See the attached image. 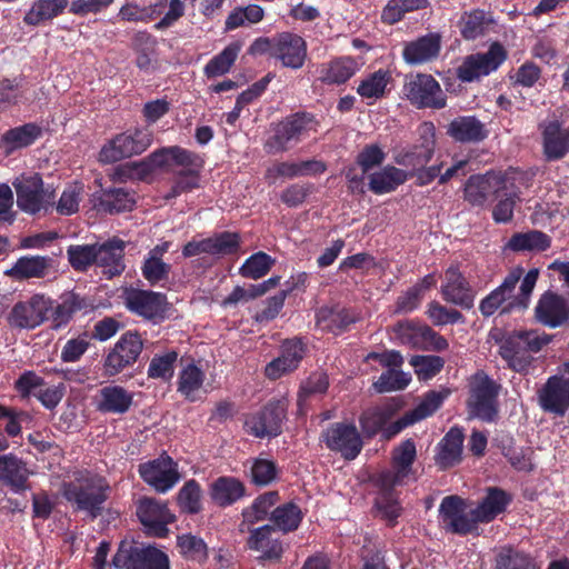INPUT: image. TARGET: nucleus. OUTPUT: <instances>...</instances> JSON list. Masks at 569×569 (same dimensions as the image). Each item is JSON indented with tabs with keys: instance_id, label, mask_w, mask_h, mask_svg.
Wrapping results in <instances>:
<instances>
[{
	"instance_id": "f257e3e1",
	"label": "nucleus",
	"mask_w": 569,
	"mask_h": 569,
	"mask_svg": "<svg viewBox=\"0 0 569 569\" xmlns=\"http://www.w3.org/2000/svg\"><path fill=\"white\" fill-rule=\"evenodd\" d=\"M109 490L106 478L89 470L76 472L73 480L62 485V496L73 511L86 512L91 520L102 515Z\"/></svg>"
},
{
	"instance_id": "f03ea898",
	"label": "nucleus",
	"mask_w": 569,
	"mask_h": 569,
	"mask_svg": "<svg viewBox=\"0 0 569 569\" xmlns=\"http://www.w3.org/2000/svg\"><path fill=\"white\" fill-rule=\"evenodd\" d=\"M319 124V120L311 112L291 113L272 124L271 134L266 139L263 149L268 154L287 152L310 133H316Z\"/></svg>"
},
{
	"instance_id": "7ed1b4c3",
	"label": "nucleus",
	"mask_w": 569,
	"mask_h": 569,
	"mask_svg": "<svg viewBox=\"0 0 569 569\" xmlns=\"http://www.w3.org/2000/svg\"><path fill=\"white\" fill-rule=\"evenodd\" d=\"M551 342V336L537 330H515L501 342L499 355L511 369L523 372L533 361L532 353L539 352Z\"/></svg>"
},
{
	"instance_id": "20e7f679",
	"label": "nucleus",
	"mask_w": 569,
	"mask_h": 569,
	"mask_svg": "<svg viewBox=\"0 0 569 569\" xmlns=\"http://www.w3.org/2000/svg\"><path fill=\"white\" fill-rule=\"evenodd\" d=\"M501 386L485 371H477L469 381L468 413L485 422H493L499 412L498 397Z\"/></svg>"
},
{
	"instance_id": "39448f33",
	"label": "nucleus",
	"mask_w": 569,
	"mask_h": 569,
	"mask_svg": "<svg viewBox=\"0 0 569 569\" xmlns=\"http://www.w3.org/2000/svg\"><path fill=\"white\" fill-rule=\"evenodd\" d=\"M153 133L149 128H134L116 134L99 152L101 163H114L122 159L143 153L152 143Z\"/></svg>"
},
{
	"instance_id": "423d86ee",
	"label": "nucleus",
	"mask_w": 569,
	"mask_h": 569,
	"mask_svg": "<svg viewBox=\"0 0 569 569\" xmlns=\"http://www.w3.org/2000/svg\"><path fill=\"white\" fill-rule=\"evenodd\" d=\"M468 502L458 495L442 498L438 509L439 528L446 533L466 537L478 529V520L468 512Z\"/></svg>"
},
{
	"instance_id": "0eeeda50",
	"label": "nucleus",
	"mask_w": 569,
	"mask_h": 569,
	"mask_svg": "<svg viewBox=\"0 0 569 569\" xmlns=\"http://www.w3.org/2000/svg\"><path fill=\"white\" fill-rule=\"evenodd\" d=\"M402 92L418 109L440 110L447 107V94L429 73H416L406 78Z\"/></svg>"
},
{
	"instance_id": "6e6552de",
	"label": "nucleus",
	"mask_w": 569,
	"mask_h": 569,
	"mask_svg": "<svg viewBox=\"0 0 569 569\" xmlns=\"http://www.w3.org/2000/svg\"><path fill=\"white\" fill-rule=\"evenodd\" d=\"M112 562L118 569H170L166 552L153 546L121 541Z\"/></svg>"
},
{
	"instance_id": "1a4fd4ad",
	"label": "nucleus",
	"mask_w": 569,
	"mask_h": 569,
	"mask_svg": "<svg viewBox=\"0 0 569 569\" xmlns=\"http://www.w3.org/2000/svg\"><path fill=\"white\" fill-rule=\"evenodd\" d=\"M143 350V341L137 331H126L103 358V375L113 377L133 366Z\"/></svg>"
},
{
	"instance_id": "9d476101",
	"label": "nucleus",
	"mask_w": 569,
	"mask_h": 569,
	"mask_svg": "<svg viewBox=\"0 0 569 569\" xmlns=\"http://www.w3.org/2000/svg\"><path fill=\"white\" fill-rule=\"evenodd\" d=\"M123 300L131 313L152 323H159L167 318L169 303L162 292L129 288L124 291Z\"/></svg>"
},
{
	"instance_id": "9b49d317",
	"label": "nucleus",
	"mask_w": 569,
	"mask_h": 569,
	"mask_svg": "<svg viewBox=\"0 0 569 569\" xmlns=\"http://www.w3.org/2000/svg\"><path fill=\"white\" fill-rule=\"evenodd\" d=\"M248 533L246 547L253 552H258L257 560L260 563L281 562L288 545L281 539V533L273 529V526L267 523L259 527H249L244 530Z\"/></svg>"
},
{
	"instance_id": "f8f14e48",
	"label": "nucleus",
	"mask_w": 569,
	"mask_h": 569,
	"mask_svg": "<svg viewBox=\"0 0 569 569\" xmlns=\"http://www.w3.org/2000/svg\"><path fill=\"white\" fill-rule=\"evenodd\" d=\"M136 516L146 533L156 538H166L169 535L168 526L176 521L167 502L147 496L137 500Z\"/></svg>"
},
{
	"instance_id": "ddd939ff",
	"label": "nucleus",
	"mask_w": 569,
	"mask_h": 569,
	"mask_svg": "<svg viewBox=\"0 0 569 569\" xmlns=\"http://www.w3.org/2000/svg\"><path fill=\"white\" fill-rule=\"evenodd\" d=\"M13 187L17 192V204L27 213L36 214L42 209L47 210L54 202V191L44 189L39 173L17 178Z\"/></svg>"
},
{
	"instance_id": "4468645a",
	"label": "nucleus",
	"mask_w": 569,
	"mask_h": 569,
	"mask_svg": "<svg viewBox=\"0 0 569 569\" xmlns=\"http://www.w3.org/2000/svg\"><path fill=\"white\" fill-rule=\"evenodd\" d=\"M321 440L330 451L339 452L345 460H355L363 448L361 433L353 422H333L322 431Z\"/></svg>"
},
{
	"instance_id": "2eb2a0df",
	"label": "nucleus",
	"mask_w": 569,
	"mask_h": 569,
	"mask_svg": "<svg viewBox=\"0 0 569 569\" xmlns=\"http://www.w3.org/2000/svg\"><path fill=\"white\" fill-rule=\"evenodd\" d=\"M371 485L376 488V497L372 505V513L376 518L386 522L389 528H395L403 513L400 500L399 483L370 476Z\"/></svg>"
},
{
	"instance_id": "dca6fc26",
	"label": "nucleus",
	"mask_w": 569,
	"mask_h": 569,
	"mask_svg": "<svg viewBox=\"0 0 569 569\" xmlns=\"http://www.w3.org/2000/svg\"><path fill=\"white\" fill-rule=\"evenodd\" d=\"M287 417V405L282 400H270L259 411L246 418L244 429L256 438L278 437Z\"/></svg>"
},
{
	"instance_id": "f3484780",
	"label": "nucleus",
	"mask_w": 569,
	"mask_h": 569,
	"mask_svg": "<svg viewBox=\"0 0 569 569\" xmlns=\"http://www.w3.org/2000/svg\"><path fill=\"white\" fill-rule=\"evenodd\" d=\"M507 56L503 46L499 42H493L487 52L467 56L457 68V78L462 82H472L481 76H488L506 61Z\"/></svg>"
},
{
	"instance_id": "a211bd4d",
	"label": "nucleus",
	"mask_w": 569,
	"mask_h": 569,
	"mask_svg": "<svg viewBox=\"0 0 569 569\" xmlns=\"http://www.w3.org/2000/svg\"><path fill=\"white\" fill-rule=\"evenodd\" d=\"M52 299L43 293H34L29 299L18 301L11 309L8 320L19 329H34L50 319Z\"/></svg>"
},
{
	"instance_id": "6ab92c4d",
	"label": "nucleus",
	"mask_w": 569,
	"mask_h": 569,
	"mask_svg": "<svg viewBox=\"0 0 569 569\" xmlns=\"http://www.w3.org/2000/svg\"><path fill=\"white\" fill-rule=\"evenodd\" d=\"M417 459V448L413 439L409 438L400 442L391 452V468L382 469L372 476L406 486L409 480H417V471L413 463Z\"/></svg>"
},
{
	"instance_id": "aec40b11",
	"label": "nucleus",
	"mask_w": 569,
	"mask_h": 569,
	"mask_svg": "<svg viewBox=\"0 0 569 569\" xmlns=\"http://www.w3.org/2000/svg\"><path fill=\"white\" fill-rule=\"evenodd\" d=\"M140 478L159 493L171 490L180 480L178 463L166 452L153 460L140 463Z\"/></svg>"
},
{
	"instance_id": "412c9836",
	"label": "nucleus",
	"mask_w": 569,
	"mask_h": 569,
	"mask_svg": "<svg viewBox=\"0 0 569 569\" xmlns=\"http://www.w3.org/2000/svg\"><path fill=\"white\" fill-rule=\"evenodd\" d=\"M541 152L545 161L555 162L569 154V127H563L559 119L539 122Z\"/></svg>"
},
{
	"instance_id": "4be33fe9",
	"label": "nucleus",
	"mask_w": 569,
	"mask_h": 569,
	"mask_svg": "<svg viewBox=\"0 0 569 569\" xmlns=\"http://www.w3.org/2000/svg\"><path fill=\"white\" fill-rule=\"evenodd\" d=\"M440 295L447 303L460 307L462 310H470L475 306L477 291L459 267L452 264L445 271Z\"/></svg>"
},
{
	"instance_id": "5701e85b",
	"label": "nucleus",
	"mask_w": 569,
	"mask_h": 569,
	"mask_svg": "<svg viewBox=\"0 0 569 569\" xmlns=\"http://www.w3.org/2000/svg\"><path fill=\"white\" fill-rule=\"evenodd\" d=\"M418 133V143L395 157L397 164L416 170L417 168L425 167L432 159L436 149V129L433 123L423 122L419 126Z\"/></svg>"
},
{
	"instance_id": "b1692460",
	"label": "nucleus",
	"mask_w": 569,
	"mask_h": 569,
	"mask_svg": "<svg viewBox=\"0 0 569 569\" xmlns=\"http://www.w3.org/2000/svg\"><path fill=\"white\" fill-rule=\"evenodd\" d=\"M307 352V345L300 337L286 339L280 346V355L267 363L264 375L270 380L297 370Z\"/></svg>"
},
{
	"instance_id": "393cba45",
	"label": "nucleus",
	"mask_w": 569,
	"mask_h": 569,
	"mask_svg": "<svg viewBox=\"0 0 569 569\" xmlns=\"http://www.w3.org/2000/svg\"><path fill=\"white\" fill-rule=\"evenodd\" d=\"M535 318L551 329L569 327V301L563 296L547 290L535 307Z\"/></svg>"
},
{
	"instance_id": "a878e982",
	"label": "nucleus",
	"mask_w": 569,
	"mask_h": 569,
	"mask_svg": "<svg viewBox=\"0 0 569 569\" xmlns=\"http://www.w3.org/2000/svg\"><path fill=\"white\" fill-rule=\"evenodd\" d=\"M308 57L307 41L298 33L283 31L276 34L273 59L282 67L301 69Z\"/></svg>"
},
{
	"instance_id": "bb28decb",
	"label": "nucleus",
	"mask_w": 569,
	"mask_h": 569,
	"mask_svg": "<svg viewBox=\"0 0 569 569\" xmlns=\"http://www.w3.org/2000/svg\"><path fill=\"white\" fill-rule=\"evenodd\" d=\"M360 320L359 313L339 303L322 306L315 312L316 327L322 332L340 336Z\"/></svg>"
},
{
	"instance_id": "cd10ccee",
	"label": "nucleus",
	"mask_w": 569,
	"mask_h": 569,
	"mask_svg": "<svg viewBox=\"0 0 569 569\" xmlns=\"http://www.w3.org/2000/svg\"><path fill=\"white\" fill-rule=\"evenodd\" d=\"M538 403L548 413L565 416L569 409V378L551 376L538 390Z\"/></svg>"
},
{
	"instance_id": "c85d7f7f",
	"label": "nucleus",
	"mask_w": 569,
	"mask_h": 569,
	"mask_svg": "<svg viewBox=\"0 0 569 569\" xmlns=\"http://www.w3.org/2000/svg\"><path fill=\"white\" fill-rule=\"evenodd\" d=\"M126 248L127 242L116 236L97 242V268L101 269L106 279L119 277L126 270Z\"/></svg>"
},
{
	"instance_id": "c756f323",
	"label": "nucleus",
	"mask_w": 569,
	"mask_h": 569,
	"mask_svg": "<svg viewBox=\"0 0 569 569\" xmlns=\"http://www.w3.org/2000/svg\"><path fill=\"white\" fill-rule=\"evenodd\" d=\"M441 51V36L429 32L416 40L406 42L402 49V59L410 66H422L435 61Z\"/></svg>"
},
{
	"instance_id": "7c9ffc66",
	"label": "nucleus",
	"mask_w": 569,
	"mask_h": 569,
	"mask_svg": "<svg viewBox=\"0 0 569 569\" xmlns=\"http://www.w3.org/2000/svg\"><path fill=\"white\" fill-rule=\"evenodd\" d=\"M184 153L173 146L162 147L152 151L148 157L139 161L128 163V167L132 170L133 176L139 180H146L157 169L166 168L170 162L183 163Z\"/></svg>"
},
{
	"instance_id": "2f4dec72",
	"label": "nucleus",
	"mask_w": 569,
	"mask_h": 569,
	"mask_svg": "<svg viewBox=\"0 0 569 569\" xmlns=\"http://www.w3.org/2000/svg\"><path fill=\"white\" fill-rule=\"evenodd\" d=\"M280 501V495L278 490L266 491L257 496L253 501L241 510V521L238 525L240 533H244V530H249L252 527L264 520L270 521V513Z\"/></svg>"
},
{
	"instance_id": "473e14b6",
	"label": "nucleus",
	"mask_w": 569,
	"mask_h": 569,
	"mask_svg": "<svg viewBox=\"0 0 569 569\" xmlns=\"http://www.w3.org/2000/svg\"><path fill=\"white\" fill-rule=\"evenodd\" d=\"M173 148H177L184 153L182 156L184 161L183 163L172 162L177 167L182 168L176 172L173 181L178 184L180 191H183V193L198 189L200 187L201 171L204 167L203 157L180 146H173Z\"/></svg>"
},
{
	"instance_id": "72a5a7b5",
	"label": "nucleus",
	"mask_w": 569,
	"mask_h": 569,
	"mask_svg": "<svg viewBox=\"0 0 569 569\" xmlns=\"http://www.w3.org/2000/svg\"><path fill=\"white\" fill-rule=\"evenodd\" d=\"M246 496V485L233 476H220L209 486V497L219 508L231 507Z\"/></svg>"
},
{
	"instance_id": "f704fd0d",
	"label": "nucleus",
	"mask_w": 569,
	"mask_h": 569,
	"mask_svg": "<svg viewBox=\"0 0 569 569\" xmlns=\"http://www.w3.org/2000/svg\"><path fill=\"white\" fill-rule=\"evenodd\" d=\"M32 472L27 462L13 453L0 456V482L13 492L20 493L29 489V477Z\"/></svg>"
},
{
	"instance_id": "c9c22d12",
	"label": "nucleus",
	"mask_w": 569,
	"mask_h": 569,
	"mask_svg": "<svg viewBox=\"0 0 569 569\" xmlns=\"http://www.w3.org/2000/svg\"><path fill=\"white\" fill-rule=\"evenodd\" d=\"M512 502V496L500 487H488L483 498L472 509L479 523H489L503 513Z\"/></svg>"
},
{
	"instance_id": "e433bc0d",
	"label": "nucleus",
	"mask_w": 569,
	"mask_h": 569,
	"mask_svg": "<svg viewBox=\"0 0 569 569\" xmlns=\"http://www.w3.org/2000/svg\"><path fill=\"white\" fill-rule=\"evenodd\" d=\"M521 269H516L509 272L500 286L480 300L479 311L483 318L493 316L499 308L503 307L506 301L509 299L512 300V293L521 278Z\"/></svg>"
},
{
	"instance_id": "4c0bfd02",
	"label": "nucleus",
	"mask_w": 569,
	"mask_h": 569,
	"mask_svg": "<svg viewBox=\"0 0 569 569\" xmlns=\"http://www.w3.org/2000/svg\"><path fill=\"white\" fill-rule=\"evenodd\" d=\"M447 134L460 143H477L488 137V131L475 116H459L448 124Z\"/></svg>"
},
{
	"instance_id": "58836bf2",
	"label": "nucleus",
	"mask_w": 569,
	"mask_h": 569,
	"mask_svg": "<svg viewBox=\"0 0 569 569\" xmlns=\"http://www.w3.org/2000/svg\"><path fill=\"white\" fill-rule=\"evenodd\" d=\"M465 436L461 429L453 427L440 440L435 456V463L441 470H447L461 461Z\"/></svg>"
},
{
	"instance_id": "ea45409f",
	"label": "nucleus",
	"mask_w": 569,
	"mask_h": 569,
	"mask_svg": "<svg viewBox=\"0 0 569 569\" xmlns=\"http://www.w3.org/2000/svg\"><path fill=\"white\" fill-rule=\"evenodd\" d=\"M52 264L53 259L48 256H22L7 271V274L16 280L42 279L50 273Z\"/></svg>"
},
{
	"instance_id": "a19ab883",
	"label": "nucleus",
	"mask_w": 569,
	"mask_h": 569,
	"mask_svg": "<svg viewBox=\"0 0 569 569\" xmlns=\"http://www.w3.org/2000/svg\"><path fill=\"white\" fill-rule=\"evenodd\" d=\"M303 517L301 508L296 502L287 501L272 509L270 521L267 525L273 526L274 530L284 536L297 531Z\"/></svg>"
},
{
	"instance_id": "79ce46f5",
	"label": "nucleus",
	"mask_w": 569,
	"mask_h": 569,
	"mask_svg": "<svg viewBox=\"0 0 569 569\" xmlns=\"http://www.w3.org/2000/svg\"><path fill=\"white\" fill-rule=\"evenodd\" d=\"M60 299L61 302L56 307L52 306L49 315L54 328L68 325L74 313L92 307L89 299L73 291L63 293Z\"/></svg>"
},
{
	"instance_id": "37998d69",
	"label": "nucleus",
	"mask_w": 569,
	"mask_h": 569,
	"mask_svg": "<svg viewBox=\"0 0 569 569\" xmlns=\"http://www.w3.org/2000/svg\"><path fill=\"white\" fill-rule=\"evenodd\" d=\"M133 402V393L121 386H107L100 389L98 410L103 413L123 415Z\"/></svg>"
},
{
	"instance_id": "c03bdc74",
	"label": "nucleus",
	"mask_w": 569,
	"mask_h": 569,
	"mask_svg": "<svg viewBox=\"0 0 569 569\" xmlns=\"http://www.w3.org/2000/svg\"><path fill=\"white\" fill-rule=\"evenodd\" d=\"M41 136L42 128L34 122H28L7 130L1 137V143L9 156L18 149L33 144Z\"/></svg>"
},
{
	"instance_id": "a18cd8bd",
	"label": "nucleus",
	"mask_w": 569,
	"mask_h": 569,
	"mask_svg": "<svg viewBox=\"0 0 569 569\" xmlns=\"http://www.w3.org/2000/svg\"><path fill=\"white\" fill-rule=\"evenodd\" d=\"M69 0H34L24 13L23 23L29 27H39L63 13Z\"/></svg>"
},
{
	"instance_id": "49530a36",
	"label": "nucleus",
	"mask_w": 569,
	"mask_h": 569,
	"mask_svg": "<svg viewBox=\"0 0 569 569\" xmlns=\"http://www.w3.org/2000/svg\"><path fill=\"white\" fill-rule=\"evenodd\" d=\"M493 19L490 12L482 9L465 11L458 20V28L465 40H476L487 33Z\"/></svg>"
},
{
	"instance_id": "de8ad7c7",
	"label": "nucleus",
	"mask_w": 569,
	"mask_h": 569,
	"mask_svg": "<svg viewBox=\"0 0 569 569\" xmlns=\"http://www.w3.org/2000/svg\"><path fill=\"white\" fill-rule=\"evenodd\" d=\"M407 173L395 166H386L369 176V190L375 194L390 193L407 181Z\"/></svg>"
},
{
	"instance_id": "09e8293b",
	"label": "nucleus",
	"mask_w": 569,
	"mask_h": 569,
	"mask_svg": "<svg viewBox=\"0 0 569 569\" xmlns=\"http://www.w3.org/2000/svg\"><path fill=\"white\" fill-rule=\"evenodd\" d=\"M359 69L356 59L351 57H340L331 60L321 68V82L326 84H343Z\"/></svg>"
},
{
	"instance_id": "8fccbe9b",
	"label": "nucleus",
	"mask_w": 569,
	"mask_h": 569,
	"mask_svg": "<svg viewBox=\"0 0 569 569\" xmlns=\"http://www.w3.org/2000/svg\"><path fill=\"white\" fill-rule=\"evenodd\" d=\"M395 411L390 407H372L363 410L359 416V425L363 437L372 439L382 433L385 426L391 420Z\"/></svg>"
},
{
	"instance_id": "3c124183",
	"label": "nucleus",
	"mask_w": 569,
	"mask_h": 569,
	"mask_svg": "<svg viewBox=\"0 0 569 569\" xmlns=\"http://www.w3.org/2000/svg\"><path fill=\"white\" fill-rule=\"evenodd\" d=\"M551 246L550 237L540 230L516 232L508 240L507 248L515 252L536 251L541 252Z\"/></svg>"
},
{
	"instance_id": "603ef678",
	"label": "nucleus",
	"mask_w": 569,
	"mask_h": 569,
	"mask_svg": "<svg viewBox=\"0 0 569 569\" xmlns=\"http://www.w3.org/2000/svg\"><path fill=\"white\" fill-rule=\"evenodd\" d=\"M134 204V192L126 188L103 189L99 198V207L109 213L130 211Z\"/></svg>"
},
{
	"instance_id": "864d4df0",
	"label": "nucleus",
	"mask_w": 569,
	"mask_h": 569,
	"mask_svg": "<svg viewBox=\"0 0 569 569\" xmlns=\"http://www.w3.org/2000/svg\"><path fill=\"white\" fill-rule=\"evenodd\" d=\"M241 42L229 43L220 53L211 58L203 68L208 79L223 76L230 71L241 50Z\"/></svg>"
},
{
	"instance_id": "5fc2aeb1",
	"label": "nucleus",
	"mask_w": 569,
	"mask_h": 569,
	"mask_svg": "<svg viewBox=\"0 0 569 569\" xmlns=\"http://www.w3.org/2000/svg\"><path fill=\"white\" fill-rule=\"evenodd\" d=\"M492 191L491 178L488 174H472L465 182L463 199L471 207H483Z\"/></svg>"
},
{
	"instance_id": "6e6d98bb",
	"label": "nucleus",
	"mask_w": 569,
	"mask_h": 569,
	"mask_svg": "<svg viewBox=\"0 0 569 569\" xmlns=\"http://www.w3.org/2000/svg\"><path fill=\"white\" fill-rule=\"evenodd\" d=\"M67 259L74 271L87 272L91 267H97V242L70 244L67 248Z\"/></svg>"
},
{
	"instance_id": "4d7b16f0",
	"label": "nucleus",
	"mask_w": 569,
	"mask_h": 569,
	"mask_svg": "<svg viewBox=\"0 0 569 569\" xmlns=\"http://www.w3.org/2000/svg\"><path fill=\"white\" fill-rule=\"evenodd\" d=\"M202 489L196 479L187 480L177 495V503L181 512L197 515L202 510Z\"/></svg>"
},
{
	"instance_id": "13d9d810",
	"label": "nucleus",
	"mask_w": 569,
	"mask_h": 569,
	"mask_svg": "<svg viewBox=\"0 0 569 569\" xmlns=\"http://www.w3.org/2000/svg\"><path fill=\"white\" fill-rule=\"evenodd\" d=\"M204 378V372L191 362L180 371L177 389L187 400L193 402L194 393L202 387Z\"/></svg>"
},
{
	"instance_id": "bf43d9fd",
	"label": "nucleus",
	"mask_w": 569,
	"mask_h": 569,
	"mask_svg": "<svg viewBox=\"0 0 569 569\" xmlns=\"http://www.w3.org/2000/svg\"><path fill=\"white\" fill-rule=\"evenodd\" d=\"M501 453L517 471L530 472L533 470L531 456L533 453L530 447H518L512 438L502 441Z\"/></svg>"
},
{
	"instance_id": "052dcab7",
	"label": "nucleus",
	"mask_w": 569,
	"mask_h": 569,
	"mask_svg": "<svg viewBox=\"0 0 569 569\" xmlns=\"http://www.w3.org/2000/svg\"><path fill=\"white\" fill-rule=\"evenodd\" d=\"M390 79L389 71L379 69L361 80L357 93L366 99H380L385 96Z\"/></svg>"
},
{
	"instance_id": "680f3d73",
	"label": "nucleus",
	"mask_w": 569,
	"mask_h": 569,
	"mask_svg": "<svg viewBox=\"0 0 569 569\" xmlns=\"http://www.w3.org/2000/svg\"><path fill=\"white\" fill-rule=\"evenodd\" d=\"M178 357L179 353L176 350H169L163 355H154L148 366V377L170 381L174 375Z\"/></svg>"
},
{
	"instance_id": "e2e57ef3",
	"label": "nucleus",
	"mask_w": 569,
	"mask_h": 569,
	"mask_svg": "<svg viewBox=\"0 0 569 569\" xmlns=\"http://www.w3.org/2000/svg\"><path fill=\"white\" fill-rule=\"evenodd\" d=\"M177 547L188 560L204 563L208 559V547L203 539L191 533L177 537Z\"/></svg>"
},
{
	"instance_id": "0e129e2a",
	"label": "nucleus",
	"mask_w": 569,
	"mask_h": 569,
	"mask_svg": "<svg viewBox=\"0 0 569 569\" xmlns=\"http://www.w3.org/2000/svg\"><path fill=\"white\" fill-rule=\"evenodd\" d=\"M415 373L421 381H428L436 377L445 367V359L433 355H416L409 360Z\"/></svg>"
},
{
	"instance_id": "69168bd1",
	"label": "nucleus",
	"mask_w": 569,
	"mask_h": 569,
	"mask_svg": "<svg viewBox=\"0 0 569 569\" xmlns=\"http://www.w3.org/2000/svg\"><path fill=\"white\" fill-rule=\"evenodd\" d=\"M426 315L432 325L437 327L466 323V317L461 311L455 308H448L436 300L428 303Z\"/></svg>"
},
{
	"instance_id": "338daca9",
	"label": "nucleus",
	"mask_w": 569,
	"mask_h": 569,
	"mask_svg": "<svg viewBox=\"0 0 569 569\" xmlns=\"http://www.w3.org/2000/svg\"><path fill=\"white\" fill-rule=\"evenodd\" d=\"M274 263V259L263 251L251 254L239 269L243 278L260 279L264 277Z\"/></svg>"
},
{
	"instance_id": "774afa93",
	"label": "nucleus",
	"mask_w": 569,
	"mask_h": 569,
	"mask_svg": "<svg viewBox=\"0 0 569 569\" xmlns=\"http://www.w3.org/2000/svg\"><path fill=\"white\" fill-rule=\"evenodd\" d=\"M279 473L273 460L256 458L250 468V481L257 487H267L272 483Z\"/></svg>"
}]
</instances>
